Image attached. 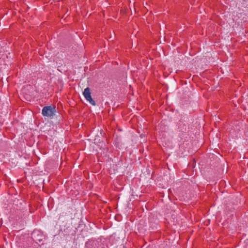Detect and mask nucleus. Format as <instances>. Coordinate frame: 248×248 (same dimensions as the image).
Returning a JSON list of instances; mask_svg holds the SVG:
<instances>
[{"mask_svg": "<svg viewBox=\"0 0 248 248\" xmlns=\"http://www.w3.org/2000/svg\"><path fill=\"white\" fill-rule=\"evenodd\" d=\"M56 112V109L55 106H45L42 110V114L44 116L52 117L55 115Z\"/></svg>", "mask_w": 248, "mask_h": 248, "instance_id": "nucleus-1", "label": "nucleus"}, {"mask_svg": "<svg viewBox=\"0 0 248 248\" xmlns=\"http://www.w3.org/2000/svg\"><path fill=\"white\" fill-rule=\"evenodd\" d=\"M31 237L36 243L37 241L41 242L43 240V235L42 234H39L38 232L34 231L31 234Z\"/></svg>", "mask_w": 248, "mask_h": 248, "instance_id": "nucleus-4", "label": "nucleus"}, {"mask_svg": "<svg viewBox=\"0 0 248 248\" xmlns=\"http://www.w3.org/2000/svg\"><path fill=\"white\" fill-rule=\"evenodd\" d=\"M86 248H108L104 244L95 240H89L86 244Z\"/></svg>", "mask_w": 248, "mask_h": 248, "instance_id": "nucleus-2", "label": "nucleus"}, {"mask_svg": "<svg viewBox=\"0 0 248 248\" xmlns=\"http://www.w3.org/2000/svg\"><path fill=\"white\" fill-rule=\"evenodd\" d=\"M83 94L85 99H86V100L89 102V103L91 105H92L93 106L96 105L95 102L93 99L92 97L90 88L87 87L86 88H85L83 92Z\"/></svg>", "mask_w": 248, "mask_h": 248, "instance_id": "nucleus-3", "label": "nucleus"}]
</instances>
